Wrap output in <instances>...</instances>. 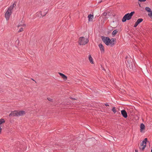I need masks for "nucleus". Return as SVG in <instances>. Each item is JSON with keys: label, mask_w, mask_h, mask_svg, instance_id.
Returning <instances> with one entry per match:
<instances>
[{"label": "nucleus", "mask_w": 152, "mask_h": 152, "mask_svg": "<svg viewBox=\"0 0 152 152\" xmlns=\"http://www.w3.org/2000/svg\"><path fill=\"white\" fill-rule=\"evenodd\" d=\"M16 2H15L14 3L11 5L8 8L5 14V17L7 20L9 19L11 14L12 12V10L13 8L16 6Z\"/></svg>", "instance_id": "f257e3e1"}, {"label": "nucleus", "mask_w": 152, "mask_h": 152, "mask_svg": "<svg viewBox=\"0 0 152 152\" xmlns=\"http://www.w3.org/2000/svg\"><path fill=\"white\" fill-rule=\"evenodd\" d=\"M26 112L23 110H15L12 111L9 115L10 116H22L25 115Z\"/></svg>", "instance_id": "f03ea898"}, {"label": "nucleus", "mask_w": 152, "mask_h": 152, "mask_svg": "<svg viewBox=\"0 0 152 152\" xmlns=\"http://www.w3.org/2000/svg\"><path fill=\"white\" fill-rule=\"evenodd\" d=\"M101 38L103 42L107 45H110L111 46H113L115 44L113 39H110L109 38L104 37H102Z\"/></svg>", "instance_id": "7ed1b4c3"}, {"label": "nucleus", "mask_w": 152, "mask_h": 152, "mask_svg": "<svg viewBox=\"0 0 152 152\" xmlns=\"http://www.w3.org/2000/svg\"><path fill=\"white\" fill-rule=\"evenodd\" d=\"M130 61H127V66L129 69L130 71L133 70L135 68L134 63L132 59L130 58Z\"/></svg>", "instance_id": "20e7f679"}, {"label": "nucleus", "mask_w": 152, "mask_h": 152, "mask_svg": "<svg viewBox=\"0 0 152 152\" xmlns=\"http://www.w3.org/2000/svg\"><path fill=\"white\" fill-rule=\"evenodd\" d=\"M134 13V12H132L130 13H127L125 15L122 19V21L123 22H125L126 20H129L130 19Z\"/></svg>", "instance_id": "39448f33"}, {"label": "nucleus", "mask_w": 152, "mask_h": 152, "mask_svg": "<svg viewBox=\"0 0 152 152\" xmlns=\"http://www.w3.org/2000/svg\"><path fill=\"white\" fill-rule=\"evenodd\" d=\"M88 42V39L84 37H81L79 38L78 43L80 45H85Z\"/></svg>", "instance_id": "423d86ee"}, {"label": "nucleus", "mask_w": 152, "mask_h": 152, "mask_svg": "<svg viewBox=\"0 0 152 152\" xmlns=\"http://www.w3.org/2000/svg\"><path fill=\"white\" fill-rule=\"evenodd\" d=\"M101 53H103L104 51V48L102 44L100 43L98 45Z\"/></svg>", "instance_id": "0eeeda50"}, {"label": "nucleus", "mask_w": 152, "mask_h": 152, "mask_svg": "<svg viewBox=\"0 0 152 152\" xmlns=\"http://www.w3.org/2000/svg\"><path fill=\"white\" fill-rule=\"evenodd\" d=\"M140 124V131L141 132H144L145 129V126L144 124Z\"/></svg>", "instance_id": "6e6552de"}, {"label": "nucleus", "mask_w": 152, "mask_h": 152, "mask_svg": "<svg viewBox=\"0 0 152 152\" xmlns=\"http://www.w3.org/2000/svg\"><path fill=\"white\" fill-rule=\"evenodd\" d=\"M148 142V139L147 138H145L144 140L140 144V147H142L144 146V144H146V142Z\"/></svg>", "instance_id": "1a4fd4ad"}, {"label": "nucleus", "mask_w": 152, "mask_h": 152, "mask_svg": "<svg viewBox=\"0 0 152 152\" xmlns=\"http://www.w3.org/2000/svg\"><path fill=\"white\" fill-rule=\"evenodd\" d=\"M121 113L124 118H126L127 117V113L125 110H122L121 111Z\"/></svg>", "instance_id": "9d476101"}, {"label": "nucleus", "mask_w": 152, "mask_h": 152, "mask_svg": "<svg viewBox=\"0 0 152 152\" xmlns=\"http://www.w3.org/2000/svg\"><path fill=\"white\" fill-rule=\"evenodd\" d=\"M25 26V25H18V28L20 27V29L18 31V32H20L23 31V27H24Z\"/></svg>", "instance_id": "9b49d317"}, {"label": "nucleus", "mask_w": 152, "mask_h": 152, "mask_svg": "<svg viewBox=\"0 0 152 152\" xmlns=\"http://www.w3.org/2000/svg\"><path fill=\"white\" fill-rule=\"evenodd\" d=\"M58 74L60 75L61 76V77L63 78V79L65 80H66L67 79V77L64 74L61 73L60 72H59Z\"/></svg>", "instance_id": "f8f14e48"}, {"label": "nucleus", "mask_w": 152, "mask_h": 152, "mask_svg": "<svg viewBox=\"0 0 152 152\" xmlns=\"http://www.w3.org/2000/svg\"><path fill=\"white\" fill-rule=\"evenodd\" d=\"M89 21H92L94 18V16L90 14L88 16Z\"/></svg>", "instance_id": "ddd939ff"}, {"label": "nucleus", "mask_w": 152, "mask_h": 152, "mask_svg": "<svg viewBox=\"0 0 152 152\" xmlns=\"http://www.w3.org/2000/svg\"><path fill=\"white\" fill-rule=\"evenodd\" d=\"M88 59H89V60L90 62L92 64H94L93 60V58H92V57H91V56L90 55L89 56Z\"/></svg>", "instance_id": "4468645a"}, {"label": "nucleus", "mask_w": 152, "mask_h": 152, "mask_svg": "<svg viewBox=\"0 0 152 152\" xmlns=\"http://www.w3.org/2000/svg\"><path fill=\"white\" fill-rule=\"evenodd\" d=\"M146 147V144H144V146L142 147H140V149L141 151H143Z\"/></svg>", "instance_id": "2eb2a0df"}, {"label": "nucleus", "mask_w": 152, "mask_h": 152, "mask_svg": "<svg viewBox=\"0 0 152 152\" xmlns=\"http://www.w3.org/2000/svg\"><path fill=\"white\" fill-rule=\"evenodd\" d=\"M145 10L147 12H149L150 13L152 12L151 11V9L148 7H146Z\"/></svg>", "instance_id": "dca6fc26"}, {"label": "nucleus", "mask_w": 152, "mask_h": 152, "mask_svg": "<svg viewBox=\"0 0 152 152\" xmlns=\"http://www.w3.org/2000/svg\"><path fill=\"white\" fill-rule=\"evenodd\" d=\"M143 19L142 18H139L137 20L136 22L138 24H139L143 21Z\"/></svg>", "instance_id": "f3484780"}, {"label": "nucleus", "mask_w": 152, "mask_h": 152, "mask_svg": "<svg viewBox=\"0 0 152 152\" xmlns=\"http://www.w3.org/2000/svg\"><path fill=\"white\" fill-rule=\"evenodd\" d=\"M83 126L87 128V129H88L89 127H90V126L88 125V124H84Z\"/></svg>", "instance_id": "a211bd4d"}, {"label": "nucleus", "mask_w": 152, "mask_h": 152, "mask_svg": "<svg viewBox=\"0 0 152 152\" xmlns=\"http://www.w3.org/2000/svg\"><path fill=\"white\" fill-rule=\"evenodd\" d=\"M5 122V120L3 118H1L0 119V124H2Z\"/></svg>", "instance_id": "6ab92c4d"}, {"label": "nucleus", "mask_w": 152, "mask_h": 152, "mask_svg": "<svg viewBox=\"0 0 152 152\" xmlns=\"http://www.w3.org/2000/svg\"><path fill=\"white\" fill-rule=\"evenodd\" d=\"M117 32L118 31H117L116 30H115L113 31L112 33V34L113 35H115L116 34Z\"/></svg>", "instance_id": "aec40b11"}, {"label": "nucleus", "mask_w": 152, "mask_h": 152, "mask_svg": "<svg viewBox=\"0 0 152 152\" xmlns=\"http://www.w3.org/2000/svg\"><path fill=\"white\" fill-rule=\"evenodd\" d=\"M112 110L114 113H115L116 112V110L115 109V107H113V109H112Z\"/></svg>", "instance_id": "412c9836"}, {"label": "nucleus", "mask_w": 152, "mask_h": 152, "mask_svg": "<svg viewBox=\"0 0 152 152\" xmlns=\"http://www.w3.org/2000/svg\"><path fill=\"white\" fill-rule=\"evenodd\" d=\"M48 99V101H51V102H52L53 101V99L51 98H47Z\"/></svg>", "instance_id": "4be33fe9"}, {"label": "nucleus", "mask_w": 152, "mask_h": 152, "mask_svg": "<svg viewBox=\"0 0 152 152\" xmlns=\"http://www.w3.org/2000/svg\"><path fill=\"white\" fill-rule=\"evenodd\" d=\"M148 15L149 16L151 17L152 18V12L151 13H149L148 14Z\"/></svg>", "instance_id": "5701e85b"}, {"label": "nucleus", "mask_w": 152, "mask_h": 152, "mask_svg": "<svg viewBox=\"0 0 152 152\" xmlns=\"http://www.w3.org/2000/svg\"><path fill=\"white\" fill-rule=\"evenodd\" d=\"M138 23H137V22H136L134 25V27H137V26L138 25Z\"/></svg>", "instance_id": "b1692460"}, {"label": "nucleus", "mask_w": 152, "mask_h": 152, "mask_svg": "<svg viewBox=\"0 0 152 152\" xmlns=\"http://www.w3.org/2000/svg\"><path fill=\"white\" fill-rule=\"evenodd\" d=\"M1 124H0V125H1ZM2 130V129L1 128V126H0V134H1V133Z\"/></svg>", "instance_id": "393cba45"}, {"label": "nucleus", "mask_w": 152, "mask_h": 152, "mask_svg": "<svg viewBox=\"0 0 152 152\" xmlns=\"http://www.w3.org/2000/svg\"><path fill=\"white\" fill-rule=\"evenodd\" d=\"M146 0H139V1H145Z\"/></svg>", "instance_id": "a878e982"}, {"label": "nucleus", "mask_w": 152, "mask_h": 152, "mask_svg": "<svg viewBox=\"0 0 152 152\" xmlns=\"http://www.w3.org/2000/svg\"><path fill=\"white\" fill-rule=\"evenodd\" d=\"M135 152H138V150H137V149L135 150Z\"/></svg>", "instance_id": "bb28decb"}, {"label": "nucleus", "mask_w": 152, "mask_h": 152, "mask_svg": "<svg viewBox=\"0 0 152 152\" xmlns=\"http://www.w3.org/2000/svg\"><path fill=\"white\" fill-rule=\"evenodd\" d=\"M102 1H100L98 3H101Z\"/></svg>", "instance_id": "cd10ccee"}, {"label": "nucleus", "mask_w": 152, "mask_h": 152, "mask_svg": "<svg viewBox=\"0 0 152 152\" xmlns=\"http://www.w3.org/2000/svg\"><path fill=\"white\" fill-rule=\"evenodd\" d=\"M105 105H106V106H108V104H105Z\"/></svg>", "instance_id": "c85d7f7f"}, {"label": "nucleus", "mask_w": 152, "mask_h": 152, "mask_svg": "<svg viewBox=\"0 0 152 152\" xmlns=\"http://www.w3.org/2000/svg\"><path fill=\"white\" fill-rule=\"evenodd\" d=\"M151 152H152V148L151 149Z\"/></svg>", "instance_id": "c756f323"}, {"label": "nucleus", "mask_w": 152, "mask_h": 152, "mask_svg": "<svg viewBox=\"0 0 152 152\" xmlns=\"http://www.w3.org/2000/svg\"><path fill=\"white\" fill-rule=\"evenodd\" d=\"M32 80H33V81H34V80H33V79H32Z\"/></svg>", "instance_id": "7c9ffc66"}, {"label": "nucleus", "mask_w": 152, "mask_h": 152, "mask_svg": "<svg viewBox=\"0 0 152 152\" xmlns=\"http://www.w3.org/2000/svg\"><path fill=\"white\" fill-rule=\"evenodd\" d=\"M40 13H41V12H40Z\"/></svg>", "instance_id": "2f4dec72"}]
</instances>
